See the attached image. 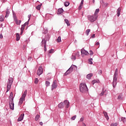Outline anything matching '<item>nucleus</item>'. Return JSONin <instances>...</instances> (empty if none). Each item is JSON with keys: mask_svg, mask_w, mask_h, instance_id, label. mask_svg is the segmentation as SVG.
Segmentation results:
<instances>
[{"mask_svg": "<svg viewBox=\"0 0 126 126\" xmlns=\"http://www.w3.org/2000/svg\"><path fill=\"white\" fill-rule=\"evenodd\" d=\"M90 29H88L86 30V34L87 35V36H88V35H89V33H90Z\"/></svg>", "mask_w": 126, "mask_h": 126, "instance_id": "c85d7f7f", "label": "nucleus"}, {"mask_svg": "<svg viewBox=\"0 0 126 126\" xmlns=\"http://www.w3.org/2000/svg\"><path fill=\"white\" fill-rule=\"evenodd\" d=\"M100 43H99V42H97L96 43H95V46H98V45H99Z\"/></svg>", "mask_w": 126, "mask_h": 126, "instance_id": "864d4df0", "label": "nucleus"}, {"mask_svg": "<svg viewBox=\"0 0 126 126\" xmlns=\"http://www.w3.org/2000/svg\"><path fill=\"white\" fill-rule=\"evenodd\" d=\"M124 98L123 97V94H121L118 96V100H123Z\"/></svg>", "mask_w": 126, "mask_h": 126, "instance_id": "aec40b11", "label": "nucleus"}, {"mask_svg": "<svg viewBox=\"0 0 126 126\" xmlns=\"http://www.w3.org/2000/svg\"><path fill=\"white\" fill-rule=\"evenodd\" d=\"M57 83H58V81H57V80H55L54 81H53L52 85V88H51L52 91H53L54 89H56V88L58 87V85H57Z\"/></svg>", "mask_w": 126, "mask_h": 126, "instance_id": "9d476101", "label": "nucleus"}, {"mask_svg": "<svg viewBox=\"0 0 126 126\" xmlns=\"http://www.w3.org/2000/svg\"><path fill=\"white\" fill-rule=\"evenodd\" d=\"M57 41L58 43H60V42H62V39L61 38V36L58 37V38L57 39Z\"/></svg>", "mask_w": 126, "mask_h": 126, "instance_id": "c756f323", "label": "nucleus"}, {"mask_svg": "<svg viewBox=\"0 0 126 126\" xmlns=\"http://www.w3.org/2000/svg\"><path fill=\"white\" fill-rule=\"evenodd\" d=\"M99 11H100V10L99 9H96L94 12V15H98V13H99Z\"/></svg>", "mask_w": 126, "mask_h": 126, "instance_id": "a878e982", "label": "nucleus"}, {"mask_svg": "<svg viewBox=\"0 0 126 126\" xmlns=\"http://www.w3.org/2000/svg\"><path fill=\"white\" fill-rule=\"evenodd\" d=\"M55 52V50L54 49H51L49 50V54H53Z\"/></svg>", "mask_w": 126, "mask_h": 126, "instance_id": "c9c22d12", "label": "nucleus"}, {"mask_svg": "<svg viewBox=\"0 0 126 126\" xmlns=\"http://www.w3.org/2000/svg\"><path fill=\"white\" fill-rule=\"evenodd\" d=\"M64 4L65 6H68L69 5V2H65L64 3Z\"/></svg>", "mask_w": 126, "mask_h": 126, "instance_id": "f704fd0d", "label": "nucleus"}, {"mask_svg": "<svg viewBox=\"0 0 126 126\" xmlns=\"http://www.w3.org/2000/svg\"><path fill=\"white\" fill-rule=\"evenodd\" d=\"M76 119V115H75L71 117V120H72L73 121H74Z\"/></svg>", "mask_w": 126, "mask_h": 126, "instance_id": "58836bf2", "label": "nucleus"}, {"mask_svg": "<svg viewBox=\"0 0 126 126\" xmlns=\"http://www.w3.org/2000/svg\"><path fill=\"white\" fill-rule=\"evenodd\" d=\"M28 18H29V20L27 21V22H28V24H29V21L30 20V18H31V14H30L28 15Z\"/></svg>", "mask_w": 126, "mask_h": 126, "instance_id": "a19ab883", "label": "nucleus"}, {"mask_svg": "<svg viewBox=\"0 0 126 126\" xmlns=\"http://www.w3.org/2000/svg\"><path fill=\"white\" fill-rule=\"evenodd\" d=\"M44 32H43V34H47L48 33V30L44 29L43 30Z\"/></svg>", "mask_w": 126, "mask_h": 126, "instance_id": "4c0bfd02", "label": "nucleus"}, {"mask_svg": "<svg viewBox=\"0 0 126 126\" xmlns=\"http://www.w3.org/2000/svg\"><path fill=\"white\" fill-rule=\"evenodd\" d=\"M59 108L60 109H63L64 108V106H63V102H61L59 105H58Z\"/></svg>", "mask_w": 126, "mask_h": 126, "instance_id": "a211bd4d", "label": "nucleus"}, {"mask_svg": "<svg viewBox=\"0 0 126 126\" xmlns=\"http://www.w3.org/2000/svg\"><path fill=\"white\" fill-rule=\"evenodd\" d=\"M28 61H29L30 62H31V61H32V57H29V58H28Z\"/></svg>", "mask_w": 126, "mask_h": 126, "instance_id": "37998d69", "label": "nucleus"}, {"mask_svg": "<svg viewBox=\"0 0 126 126\" xmlns=\"http://www.w3.org/2000/svg\"><path fill=\"white\" fill-rule=\"evenodd\" d=\"M80 91L82 93H85V92L88 91V88H87L86 84L81 83L80 84Z\"/></svg>", "mask_w": 126, "mask_h": 126, "instance_id": "f03ea898", "label": "nucleus"}, {"mask_svg": "<svg viewBox=\"0 0 126 126\" xmlns=\"http://www.w3.org/2000/svg\"><path fill=\"white\" fill-rule=\"evenodd\" d=\"M121 10H122V8L121 7H119L117 10V15L118 17H119V16H120V14H121Z\"/></svg>", "mask_w": 126, "mask_h": 126, "instance_id": "2eb2a0df", "label": "nucleus"}, {"mask_svg": "<svg viewBox=\"0 0 126 126\" xmlns=\"http://www.w3.org/2000/svg\"><path fill=\"white\" fill-rule=\"evenodd\" d=\"M81 53L82 56H83V55H85V56H88V55H89V53H88V51H86L84 49H81Z\"/></svg>", "mask_w": 126, "mask_h": 126, "instance_id": "9b49d317", "label": "nucleus"}, {"mask_svg": "<svg viewBox=\"0 0 126 126\" xmlns=\"http://www.w3.org/2000/svg\"><path fill=\"white\" fill-rule=\"evenodd\" d=\"M93 76V74L90 73L87 75V78H88V79H91V77H92Z\"/></svg>", "mask_w": 126, "mask_h": 126, "instance_id": "6ab92c4d", "label": "nucleus"}, {"mask_svg": "<svg viewBox=\"0 0 126 126\" xmlns=\"http://www.w3.org/2000/svg\"><path fill=\"white\" fill-rule=\"evenodd\" d=\"M45 85L46 87H48V86H50V82L48 81H45Z\"/></svg>", "mask_w": 126, "mask_h": 126, "instance_id": "7c9ffc66", "label": "nucleus"}, {"mask_svg": "<svg viewBox=\"0 0 126 126\" xmlns=\"http://www.w3.org/2000/svg\"><path fill=\"white\" fill-rule=\"evenodd\" d=\"M28 24H28V22H27L24 25H22L21 28V30L24 31L25 26H26V25H28Z\"/></svg>", "mask_w": 126, "mask_h": 126, "instance_id": "4468645a", "label": "nucleus"}, {"mask_svg": "<svg viewBox=\"0 0 126 126\" xmlns=\"http://www.w3.org/2000/svg\"><path fill=\"white\" fill-rule=\"evenodd\" d=\"M47 36L48 37V38H50V35L47 34Z\"/></svg>", "mask_w": 126, "mask_h": 126, "instance_id": "13d9d810", "label": "nucleus"}, {"mask_svg": "<svg viewBox=\"0 0 126 126\" xmlns=\"http://www.w3.org/2000/svg\"><path fill=\"white\" fill-rule=\"evenodd\" d=\"M97 18H98V15H93V16H88V19L91 22H94V21H96L97 20Z\"/></svg>", "mask_w": 126, "mask_h": 126, "instance_id": "423d86ee", "label": "nucleus"}, {"mask_svg": "<svg viewBox=\"0 0 126 126\" xmlns=\"http://www.w3.org/2000/svg\"><path fill=\"white\" fill-rule=\"evenodd\" d=\"M84 121V118L82 117L81 118V119H80V122H83Z\"/></svg>", "mask_w": 126, "mask_h": 126, "instance_id": "c03bdc74", "label": "nucleus"}, {"mask_svg": "<svg viewBox=\"0 0 126 126\" xmlns=\"http://www.w3.org/2000/svg\"><path fill=\"white\" fill-rule=\"evenodd\" d=\"M71 60H73V61H75V60H76V57L75 56V55L73 54L72 56L71 57Z\"/></svg>", "mask_w": 126, "mask_h": 126, "instance_id": "393cba45", "label": "nucleus"}, {"mask_svg": "<svg viewBox=\"0 0 126 126\" xmlns=\"http://www.w3.org/2000/svg\"><path fill=\"white\" fill-rule=\"evenodd\" d=\"M12 82H13V80L12 78H9L8 79V82L7 83V92H8L9 90H10V88H11V85H12Z\"/></svg>", "mask_w": 126, "mask_h": 126, "instance_id": "39448f33", "label": "nucleus"}, {"mask_svg": "<svg viewBox=\"0 0 126 126\" xmlns=\"http://www.w3.org/2000/svg\"><path fill=\"white\" fill-rule=\"evenodd\" d=\"M83 126H86V125H85V124L84 123Z\"/></svg>", "mask_w": 126, "mask_h": 126, "instance_id": "052dcab7", "label": "nucleus"}, {"mask_svg": "<svg viewBox=\"0 0 126 126\" xmlns=\"http://www.w3.org/2000/svg\"><path fill=\"white\" fill-rule=\"evenodd\" d=\"M16 23L17 24V25H20V23H21V20L18 21L17 20H16Z\"/></svg>", "mask_w": 126, "mask_h": 126, "instance_id": "72a5a7b5", "label": "nucleus"}, {"mask_svg": "<svg viewBox=\"0 0 126 126\" xmlns=\"http://www.w3.org/2000/svg\"><path fill=\"white\" fill-rule=\"evenodd\" d=\"M84 0H82L81 1V3L80 4V5H82L83 6V2H84Z\"/></svg>", "mask_w": 126, "mask_h": 126, "instance_id": "49530a36", "label": "nucleus"}, {"mask_svg": "<svg viewBox=\"0 0 126 126\" xmlns=\"http://www.w3.org/2000/svg\"><path fill=\"white\" fill-rule=\"evenodd\" d=\"M103 95H105V96L107 95L106 94V90L104 91V89H102V91L99 94V96H103Z\"/></svg>", "mask_w": 126, "mask_h": 126, "instance_id": "dca6fc26", "label": "nucleus"}, {"mask_svg": "<svg viewBox=\"0 0 126 126\" xmlns=\"http://www.w3.org/2000/svg\"><path fill=\"white\" fill-rule=\"evenodd\" d=\"M82 5H80L79 7V10H80L81 9H82Z\"/></svg>", "mask_w": 126, "mask_h": 126, "instance_id": "09e8293b", "label": "nucleus"}, {"mask_svg": "<svg viewBox=\"0 0 126 126\" xmlns=\"http://www.w3.org/2000/svg\"><path fill=\"white\" fill-rule=\"evenodd\" d=\"M103 114L104 115V116L105 117L106 120H107V121L109 120V116H108V113H107V112H103Z\"/></svg>", "mask_w": 126, "mask_h": 126, "instance_id": "412c9836", "label": "nucleus"}, {"mask_svg": "<svg viewBox=\"0 0 126 126\" xmlns=\"http://www.w3.org/2000/svg\"><path fill=\"white\" fill-rule=\"evenodd\" d=\"M20 39V35L19 34V33H16V41H19Z\"/></svg>", "mask_w": 126, "mask_h": 126, "instance_id": "5701e85b", "label": "nucleus"}, {"mask_svg": "<svg viewBox=\"0 0 126 126\" xmlns=\"http://www.w3.org/2000/svg\"><path fill=\"white\" fill-rule=\"evenodd\" d=\"M38 78H35V80H34V83H35V84H37V83H38Z\"/></svg>", "mask_w": 126, "mask_h": 126, "instance_id": "79ce46f5", "label": "nucleus"}, {"mask_svg": "<svg viewBox=\"0 0 126 126\" xmlns=\"http://www.w3.org/2000/svg\"><path fill=\"white\" fill-rule=\"evenodd\" d=\"M9 13H10L9 11H6V15L5 16V17L6 18L8 17V16L9 15Z\"/></svg>", "mask_w": 126, "mask_h": 126, "instance_id": "2f4dec72", "label": "nucleus"}, {"mask_svg": "<svg viewBox=\"0 0 126 126\" xmlns=\"http://www.w3.org/2000/svg\"><path fill=\"white\" fill-rule=\"evenodd\" d=\"M23 31H24L21 30V35H22V34H23Z\"/></svg>", "mask_w": 126, "mask_h": 126, "instance_id": "6e6d98bb", "label": "nucleus"}, {"mask_svg": "<svg viewBox=\"0 0 126 126\" xmlns=\"http://www.w3.org/2000/svg\"><path fill=\"white\" fill-rule=\"evenodd\" d=\"M41 5H42V4H39L36 7V8L37 9V10H40V9H41Z\"/></svg>", "mask_w": 126, "mask_h": 126, "instance_id": "cd10ccee", "label": "nucleus"}, {"mask_svg": "<svg viewBox=\"0 0 126 126\" xmlns=\"http://www.w3.org/2000/svg\"><path fill=\"white\" fill-rule=\"evenodd\" d=\"M118 71V68H116L115 70V72L113 75V86L115 87L117 85V81L118 80V77H117L118 75V73L117 72Z\"/></svg>", "mask_w": 126, "mask_h": 126, "instance_id": "20e7f679", "label": "nucleus"}, {"mask_svg": "<svg viewBox=\"0 0 126 126\" xmlns=\"http://www.w3.org/2000/svg\"><path fill=\"white\" fill-rule=\"evenodd\" d=\"M90 56H92L93 55V51H92V50L90 51Z\"/></svg>", "mask_w": 126, "mask_h": 126, "instance_id": "a18cd8bd", "label": "nucleus"}, {"mask_svg": "<svg viewBox=\"0 0 126 126\" xmlns=\"http://www.w3.org/2000/svg\"><path fill=\"white\" fill-rule=\"evenodd\" d=\"M76 56H77L78 57H79V52L76 53Z\"/></svg>", "mask_w": 126, "mask_h": 126, "instance_id": "3c124183", "label": "nucleus"}, {"mask_svg": "<svg viewBox=\"0 0 126 126\" xmlns=\"http://www.w3.org/2000/svg\"><path fill=\"white\" fill-rule=\"evenodd\" d=\"M39 125H40V126H43V122H40Z\"/></svg>", "mask_w": 126, "mask_h": 126, "instance_id": "4d7b16f0", "label": "nucleus"}, {"mask_svg": "<svg viewBox=\"0 0 126 126\" xmlns=\"http://www.w3.org/2000/svg\"><path fill=\"white\" fill-rule=\"evenodd\" d=\"M92 61H93L92 58H90L88 60L89 63H90V64H93V62H92Z\"/></svg>", "mask_w": 126, "mask_h": 126, "instance_id": "bb28decb", "label": "nucleus"}, {"mask_svg": "<svg viewBox=\"0 0 126 126\" xmlns=\"http://www.w3.org/2000/svg\"><path fill=\"white\" fill-rule=\"evenodd\" d=\"M4 16H3V15H1V16H0V21H1V22H2V21H4Z\"/></svg>", "mask_w": 126, "mask_h": 126, "instance_id": "b1692460", "label": "nucleus"}, {"mask_svg": "<svg viewBox=\"0 0 126 126\" xmlns=\"http://www.w3.org/2000/svg\"><path fill=\"white\" fill-rule=\"evenodd\" d=\"M27 95V90H26L24 92L23 94H22L21 97L19 99L18 105L19 106H21L22 105V103L23 101H25V97H26Z\"/></svg>", "mask_w": 126, "mask_h": 126, "instance_id": "7ed1b4c3", "label": "nucleus"}, {"mask_svg": "<svg viewBox=\"0 0 126 126\" xmlns=\"http://www.w3.org/2000/svg\"><path fill=\"white\" fill-rule=\"evenodd\" d=\"M63 12V8H59L58 10V15H61Z\"/></svg>", "mask_w": 126, "mask_h": 126, "instance_id": "ddd939ff", "label": "nucleus"}, {"mask_svg": "<svg viewBox=\"0 0 126 126\" xmlns=\"http://www.w3.org/2000/svg\"><path fill=\"white\" fill-rule=\"evenodd\" d=\"M95 83H97V80H93V81H92V84H93V85H94V84H95Z\"/></svg>", "mask_w": 126, "mask_h": 126, "instance_id": "e433bc0d", "label": "nucleus"}, {"mask_svg": "<svg viewBox=\"0 0 126 126\" xmlns=\"http://www.w3.org/2000/svg\"><path fill=\"white\" fill-rule=\"evenodd\" d=\"M75 66V65L71 66V67L64 73V75L66 76L69 73H71L72 72V70H73V67Z\"/></svg>", "mask_w": 126, "mask_h": 126, "instance_id": "0eeeda50", "label": "nucleus"}, {"mask_svg": "<svg viewBox=\"0 0 126 126\" xmlns=\"http://www.w3.org/2000/svg\"><path fill=\"white\" fill-rule=\"evenodd\" d=\"M92 38H95V34H94L92 35Z\"/></svg>", "mask_w": 126, "mask_h": 126, "instance_id": "5fc2aeb1", "label": "nucleus"}, {"mask_svg": "<svg viewBox=\"0 0 126 126\" xmlns=\"http://www.w3.org/2000/svg\"><path fill=\"white\" fill-rule=\"evenodd\" d=\"M98 74H99L100 75H101L102 74L101 70H100L98 71Z\"/></svg>", "mask_w": 126, "mask_h": 126, "instance_id": "de8ad7c7", "label": "nucleus"}, {"mask_svg": "<svg viewBox=\"0 0 126 126\" xmlns=\"http://www.w3.org/2000/svg\"><path fill=\"white\" fill-rule=\"evenodd\" d=\"M121 121H122V122H123V123H125L126 122V118L122 117L121 118Z\"/></svg>", "mask_w": 126, "mask_h": 126, "instance_id": "ea45409f", "label": "nucleus"}, {"mask_svg": "<svg viewBox=\"0 0 126 126\" xmlns=\"http://www.w3.org/2000/svg\"><path fill=\"white\" fill-rule=\"evenodd\" d=\"M9 105L10 107V110H14V103L13 102V93L12 92L11 93L9 96Z\"/></svg>", "mask_w": 126, "mask_h": 126, "instance_id": "f257e3e1", "label": "nucleus"}, {"mask_svg": "<svg viewBox=\"0 0 126 126\" xmlns=\"http://www.w3.org/2000/svg\"><path fill=\"white\" fill-rule=\"evenodd\" d=\"M64 104H65V105H66V108L69 107V102L68 101V100H64Z\"/></svg>", "mask_w": 126, "mask_h": 126, "instance_id": "f3484780", "label": "nucleus"}, {"mask_svg": "<svg viewBox=\"0 0 126 126\" xmlns=\"http://www.w3.org/2000/svg\"><path fill=\"white\" fill-rule=\"evenodd\" d=\"M3 38V36H2V34H0V39H2Z\"/></svg>", "mask_w": 126, "mask_h": 126, "instance_id": "8fccbe9b", "label": "nucleus"}, {"mask_svg": "<svg viewBox=\"0 0 126 126\" xmlns=\"http://www.w3.org/2000/svg\"><path fill=\"white\" fill-rule=\"evenodd\" d=\"M40 119V115H37L35 117V121H38Z\"/></svg>", "mask_w": 126, "mask_h": 126, "instance_id": "473e14b6", "label": "nucleus"}, {"mask_svg": "<svg viewBox=\"0 0 126 126\" xmlns=\"http://www.w3.org/2000/svg\"><path fill=\"white\" fill-rule=\"evenodd\" d=\"M24 119V113L21 114L20 116L18 119V122H21Z\"/></svg>", "mask_w": 126, "mask_h": 126, "instance_id": "f8f14e48", "label": "nucleus"}, {"mask_svg": "<svg viewBox=\"0 0 126 126\" xmlns=\"http://www.w3.org/2000/svg\"><path fill=\"white\" fill-rule=\"evenodd\" d=\"M43 45H44V51L46 52L47 51V40H45V38L42 39L41 42V45L43 46Z\"/></svg>", "mask_w": 126, "mask_h": 126, "instance_id": "1a4fd4ad", "label": "nucleus"}, {"mask_svg": "<svg viewBox=\"0 0 126 126\" xmlns=\"http://www.w3.org/2000/svg\"><path fill=\"white\" fill-rule=\"evenodd\" d=\"M14 20L15 21V22H16V20H17V18H16V17H15L14 18Z\"/></svg>", "mask_w": 126, "mask_h": 126, "instance_id": "603ef678", "label": "nucleus"}, {"mask_svg": "<svg viewBox=\"0 0 126 126\" xmlns=\"http://www.w3.org/2000/svg\"><path fill=\"white\" fill-rule=\"evenodd\" d=\"M64 22L67 24V26H69L70 25V24H69V21H68V20L66 19H64Z\"/></svg>", "mask_w": 126, "mask_h": 126, "instance_id": "4be33fe9", "label": "nucleus"}, {"mask_svg": "<svg viewBox=\"0 0 126 126\" xmlns=\"http://www.w3.org/2000/svg\"><path fill=\"white\" fill-rule=\"evenodd\" d=\"M43 67H42V66H40L39 67H38V69L36 73L37 75L40 76V75H41V74H43Z\"/></svg>", "mask_w": 126, "mask_h": 126, "instance_id": "6e6552de", "label": "nucleus"}, {"mask_svg": "<svg viewBox=\"0 0 126 126\" xmlns=\"http://www.w3.org/2000/svg\"><path fill=\"white\" fill-rule=\"evenodd\" d=\"M93 2L94 3V2H95V0H93Z\"/></svg>", "mask_w": 126, "mask_h": 126, "instance_id": "bf43d9fd", "label": "nucleus"}]
</instances>
